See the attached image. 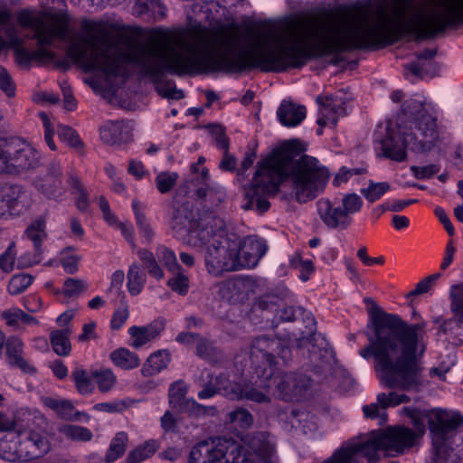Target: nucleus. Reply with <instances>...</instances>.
<instances>
[{"mask_svg":"<svg viewBox=\"0 0 463 463\" xmlns=\"http://www.w3.org/2000/svg\"><path fill=\"white\" fill-rule=\"evenodd\" d=\"M81 29L83 33L72 38L68 54L86 71L99 70L108 78L125 76V65L131 64L156 83L159 95L173 99L184 95L173 81L161 80L165 72L184 75L253 68L278 72L301 67L310 56L347 51V7L293 17L279 30L197 24L131 43L124 51L112 48L109 24L85 21Z\"/></svg>","mask_w":463,"mask_h":463,"instance_id":"nucleus-1","label":"nucleus"},{"mask_svg":"<svg viewBox=\"0 0 463 463\" xmlns=\"http://www.w3.org/2000/svg\"><path fill=\"white\" fill-rule=\"evenodd\" d=\"M373 327L369 344L359 354L373 360L380 383L392 390H418L422 384L420 357L425 351L422 326L408 325L397 315L383 311L371 298H365Z\"/></svg>","mask_w":463,"mask_h":463,"instance_id":"nucleus-2","label":"nucleus"},{"mask_svg":"<svg viewBox=\"0 0 463 463\" xmlns=\"http://www.w3.org/2000/svg\"><path fill=\"white\" fill-rule=\"evenodd\" d=\"M328 169L312 156L292 158L288 146L275 149L258 165L250 184L245 188V210L264 213L270 207L269 197L280 194L281 199L305 203L322 193L328 182Z\"/></svg>","mask_w":463,"mask_h":463,"instance_id":"nucleus-3","label":"nucleus"},{"mask_svg":"<svg viewBox=\"0 0 463 463\" xmlns=\"http://www.w3.org/2000/svg\"><path fill=\"white\" fill-rule=\"evenodd\" d=\"M277 463L275 448L266 432H255L243 443L223 440L214 445L201 441L191 450L189 463Z\"/></svg>","mask_w":463,"mask_h":463,"instance_id":"nucleus-4","label":"nucleus"},{"mask_svg":"<svg viewBox=\"0 0 463 463\" xmlns=\"http://www.w3.org/2000/svg\"><path fill=\"white\" fill-rule=\"evenodd\" d=\"M419 432L403 427H389L373 438L365 441L350 442L343 445L331 457L334 463H360L366 458L368 463L380 460L379 451L385 456L395 457L414 446Z\"/></svg>","mask_w":463,"mask_h":463,"instance_id":"nucleus-5","label":"nucleus"},{"mask_svg":"<svg viewBox=\"0 0 463 463\" xmlns=\"http://www.w3.org/2000/svg\"><path fill=\"white\" fill-rule=\"evenodd\" d=\"M185 243L198 250H205L204 262L211 275L219 277L223 272L237 270L238 242L216 233L212 227L190 232Z\"/></svg>","mask_w":463,"mask_h":463,"instance_id":"nucleus-6","label":"nucleus"},{"mask_svg":"<svg viewBox=\"0 0 463 463\" xmlns=\"http://www.w3.org/2000/svg\"><path fill=\"white\" fill-rule=\"evenodd\" d=\"M463 423L460 413L445 410L430 411L429 426L432 438L431 463H458L459 456L450 447L456 430Z\"/></svg>","mask_w":463,"mask_h":463,"instance_id":"nucleus-7","label":"nucleus"},{"mask_svg":"<svg viewBox=\"0 0 463 463\" xmlns=\"http://www.w3.org/2000/svg\"><path fill=\"white\" fill-rule=\"evenodd\" d=\"M291 351L285 340L268 335L255 337L250 346V368L258 379L272 376L274 367L287 364Z\"/></svg>","mask_w":463,"mask_h":463,"instance_id":"nucleus-8","label":"nucleus"},{"mask_svg":"<svg viewBox=\"0 0 463 463\" xmlns=\"http://www.w3.org/2000/svg\"><path fill=\"white\" fill-rule=\"evenodd\" d=\"M39 152L26 140L0 138V175L17 176L40 165Z\"/></svg>","mask_w":463,"mask_h":463,"instance_id":"nucleus-9","label":"nucleus"},{"mask_svg":"<svg viewBox=\"0 0 463 463\" xmlns=\"http://www.w3.org/2000/svg\"><path fill=\"white\" fill-rule=\"evenodd\" d=\"M17 22L22 27L34 31L33 38L37 40L39 45H51L54 39L65 40L67 36V22L56 15L47 23L44 14L22 9L17 14Z\"/></svg>","mask_w":463,"mask_h":463,"instance_id":"nucleus-10","label":"nucleus"},{"mask_svg":"<svg viewBox=\"0 0 463 463\" xmlns=\"http://www.w3.org/2000/svg\"><path fill=\"white\" fill-rule=\"evenodd\" d=\"M317 204V213L327 227L347 229L353 222L351 216L360 212L364 202L361 196L352 193L345 194L338 205H333L328 199H320Z\"/></svg>","mask_w":463,"mask_h":463,"instance_id":"nucleus-11","label":"nucleus"},{"mask_svg":"<svg viewBox=\"0 0 463 463\" xmlns=\"http://www.w3.org/2000/svg\"><path fill=\"white\" fill-rule=\"evenodd\" d=\"M404 115L411 118L410 129L412 125L421 137V143L417 144L414 148L433 147L438 140L436 118H433L425 108L424 104L416 99H408L402 104Z\"/></svg>","mask_w":463,"mask_h":463,"instance_id":"nucleus-12","label":"nucleus"},{"mask_svg":"<svg viewBox=\"0 0 463 463\" xmlns=\"http://www.w3.org/2000/svg\"><path fill=\"white\" fill-rule=\"evenodd\" d=\"M310 386L311 379L307 375L284 372H274L272 376L265 379L262 385L267 392H272L286 401L298 399Z\"/></svg>","mask_w":463,"mask_h":463,"instance_id":"nucleus-13","label":"nucleus"},{"mask_svg":"<svg viewBox=\"0 0 463 463\" xmlns=\"http://www.w3.org/2000/svg\"><path fill=\"white\" fill-rule=\"evenodd\" d=\"M421 143V137L407 127L401 128L398 132L390 131L381 142L382 153L385 157L402 162L406 158V148L415 152H425L432 147L414 148Z\"/></svg>","mask_w":463,"mask_h":463,"instance_id":"nucleus-14","label":"nucleus"},{"mask_svg":"<svg viewBox=\"0 0 463 463\" xmlns=\"http://www.w3.org/2000/svg\"><path fill=\"white\" fill-rule=\"evenodd\" d=\"M21 439V452L25 461L41 458L51 450L48 433L41 427L29 426L18 431Z\"/></svg>","mask_w":463,"mask_h":463,"instance_id":"nucleus-15","label":"nucleus"},{"mask_svg":"<svg viewBox=\"0 0 463 463\" xmlns=\"http://www.w3.org/2000/svg\"><path fill=\"white\" fill-rule=\"evenodd\" d=\"M267 249L266 241L263 239L257 236L246 237L241 243H238L237 270L256 267Z\"/></svg>","mask_w":463,"mask_h":463,"instance_id":"nucleus-16","label":"nucleus"},{"mask_svg":"<svg viewBox=\"0 0 463 463\" xmlns=\"http://www.w3.org/2000/svg\"><path fill=\"white\" fill-rule=\"evenodd\" d=\"M317 101L321 105L320 115L317 121L320 127L317 133L320 135L323 127L329 124L333 127L336 126L338 118L345 115V107L343 93L340 92L335 96H318Z\"/></svg>","mask_w":463,"mask_h":463,"instance_id":"nucleus-17","label":"nucleus"},{"mask_svg":"<svg viewBox=\"0 0 463 463\" xmlns=\"http://www.w3.org/2000/svg\"><path fill=\"white\" fill-rule=\"evenodd\" d=\"M38 191L48 198H58L64 194L61 179V166L59 162H52L47 167L46 174L38 176L34 182Z\"/></svg>","mask_w":463,"mask_h":463,"instance_id":"nucleus-18","label":"nucleus"},{"mask_svg":"<svg viewBox=\"0 0 463 463\" xmlns=\"http://www.w3.org/2000/svg\"><path fill=\"white\" fill-rule=\"evenodd\" d=\"M195 225L194 214L187 204H182L175 209L170 226L175 236L185 242V239L190 232L203 228L201 226L195 227Z\"/></svg>","mask_w":463,"mask_h":463,"instance_id":"nucleus-19","label":"nucleus"},{"mask_svg":"<svg viewBox=\"0 0 463 463\" xmlns=\"http://www.w3.org/2000/svg\"><path fill=\"white\" fill-rule=\"evenodd\" d=\"M101 140L109 145L128 143L132 138L130 127L122 120L108 121L99 129Z\"/></svg>","mask_w":463,"mask_h":463,"instance_id":"nucleus-20","label":"nucleus"},{"mask_svg":"<svg viewBox=\"0 0 463 463\" xmlns=\"http://www.w3.org/2000/svg\"><path fill=\"white\" fill-rule=\"evenodd\" d=\"M5 356L6 361L12 367L19 368L26 373H33L35 369L24 357V343L16 336H10L6 339Z\"/></svg>","mask_w":463,"mask_h":463,"instance_id":"nucleus-21","label":"nucleus"},{"mask_svg":"<svg viewBox=\"0 0 463 463\" xmlns=\"http://www.w3.org/2000/svg\"><path fill=\"white\" fill-rule=\"evenodd\" d=\"M260 383L256 382V384L259 388L262 389L263 391L259 390L255 386L251 385H245L242 388H241L236 383H230L231 385V391H227L226 388L224 389V395L230 397L231 399H247L249 401L256 402H269V398L267 393L269 392H267L263 387V383L265 382V379H259Z\"/></svg>","mask_w":463,"mask_h":463,"instance_id":"nucleus-22","label":"nucleus"},{"mask_svg":"<svg viewBox=\"0 0 463 463\" xmlns=\"http://www.w3.org/2000/svg\"><path fill=\"white\" fill-rule=\"evenodd\" d=\"M216 287L218 294L222 299L236 302L244 298L250 287V282L246 279L234 277L218 283Z\"/></svg>","mask_w":463,"mask_h":463,"instance_id":"nucleus-23","label":"nucleus"},{"mask_svg":"<svg viewBox=\"0 0 463 463\" xmlns=\"http://www.w3.org/2000/svg\"><path fill=\"white\" fill-rule=\"evenodd\" d=\"M165 329L163 321L156 320L146 326H133L129 327L128 334L131 336V346L139 348L155 340Z\"/></svg>","mask_w":463,"mask_h":463,"instance_id":"nucleus-24","label":"nucleus"},{"mask_svg":"<svg viewBox=\"0 0 463 463\" xmlns=\"http://www.w3.org/2000/svg\"><path fill=\"white\" fill-rule=\"evenodd\" d=\"M279 122L288 128L299 125L306 117V108L291 101L283 100L278 109Z\"/></svg>","mask_w":463,"mask_h":463,"instance_id":"nucleus-25","label":"nucleus"},{"mask_svg":"<svg viewBox=\"0 0 463 463\" xmlns=\"http://www.w3.org/2000/svg\"><path fill=\"white\" fill-rule=\"evenodd\" d=\"M44 404L53 410L59 417L67 420H81L88 421L90 415L85 412L75 411L74 406L70 401L57 400L53 398H46Z\"/></svg>","mask_w":463,"mask_h":463,"instance_id":"nucleus-26","label":"nucleus"},{"mask_svg":"<svg viewBox=\"0 0 463 463\" xmlns=\"http://www.w3.org/2000/svg\"><path fill=\"white\" fill-rule=\"evenodd\" d=\"M0 457L7 461L25 460L21 452V439L16 433H10L0 440Z\"/></svg>","mask_w":463,"mask_h":463,"instance_id":"nucleus-27","label":"nucleus"},{"mask_svg":"<svg viewBox=\"0 0 463 463\" xmlns=\"http://www.w3.org/2000/svg\"><path fill=\"white\" fill-rule=\"evenodd\" d=\"M22 194L23 187L18 184L6 185L0 189V217L18 205Z\"/></svg>","mask_w":463,"mask_h":463,"instance_id":"nucleus-28","label":"nucleus"},{"mask_svg":"<svg viewBox=\"0 0 463 463\" xmlns=\"http://www.w3.org/2000/svg\"><path fill=\"white\" fill-rule=\"evenodd\" d=\"M171 360V354L167 350H158L146 359L141 373L144 376H152L166 368Z\"/></svg>","mask_w":463,"mask_h":463,"instance_id":"nucleus-29","label":"nucleus"},{"mask_svg":"<svg viewBox=\"0 0 463 463\" xmlns=\"http://www.w3.org/2000/svg\"><path fill=\"white\" fill-rule=\"evenodd\" d=\"M67 182L71 194L75 195L77 209L81 213L87 212L90 207L89 193L80 178L77 175L70 174Z\"/></svg>","mask_w":463,"mask_h":463,"instance_id":"nucleus-30","label":"nucleus"},{"mask_svg":"<svg viewBox=\"0 0 463 463\" xmlns=\"http://www.w3.org/2000/svg\"><path fill=\"white\" fill-rule=\"evenodd\" d=\"M71 327L52 330L50 334V341L52 350L59 356H68L71 351L70 335Z\"/></svg>","mask_w":463,"mask_h":463,"instance_id":"nucleus-31","label":"nucleus"},{"mask_svg":"<svg viewBox=\"0 0 463 463\" xmlns=\"http://www.w3.org/2000/svg\"><path fill=\"white\" fill-rule=\"evenodd\" d=\"M109 357L116 366L123 370H131L140 364L137 354L123 347L111 352Z\"/></svg>","mask_w":463,"mask_h":463,"instance_id":"nucleus-32","label":"nucleus"},{"mask_svg":"<svg viewBox=\"0 0 463 463\" xmlns=\"http://www.w3.org/2000/svg\"><path fill=\"white\" fill-rule=\"evenodd\" d=\"M128 443V434L124 431L118 432L111 439L105 455V462L112 463L119 458L126 451Z\"/></svg>","mask_w":463,"mask_h":463,"instance_id":"nucleus-33","label":"nucleus"},{"mask_svg":"<svg viewBox=\"0 0 463 463\" xmlns=\"http://www.w3.org/2000/svg\"><path fill=\"white\" fill-rule=\"evenodd\" d=\"M146 280V273L144 272L141 266L137 263H133L128 271V288L131 295H138Z\"/></svg>","mask_w":463,"mask_h":463,"instance_id":"nucleus-34","label":"nucleus"},{"mask_svg":"<svg viewBox=\"0 0 463 463\" xmlns=\"http://www.w3.org/2000/svg\"><path fill=\"white\" fill-rule=\"evenodd\" d=\"M191 172L196 176L193 178L192 183L197 186L196 195L199 198H204L209 189L210 174L206 167L200 166L198 164L191 165Z\"/></svg>","mask_w":463,"mask_h":463,"instance_id":"nucleus-35","label":"nucleus"},{"mask_svg":"<svg viewBox=\"0 0 463 463\" xmlns=\"http://www.w3.org/2000/svg\"><path fill=\"white\" fill-rule=\"evenodd\" d=\"M57 131L61 140L66 142L77 153L84 154V143L75 129L67 125H59Z\"/></svg>","mask_w":463,"mask_h":463,"instance_id":"nucleus-36","label":"nucleus"},{"mask_svg":"<svg viewBox=\"0 0 463 463\" xmlns=\"http://www.w3.org/2000/svg\"><path fill=\"white\" fill-rule=\"evenodd\" d=\"M155 440H149L132 449L126 458L127 463H140L152 457L157 449Z\"/></svg>","mask_w":463,"mask_h":463,"instance_id":"nucleus-37","label":"nucleus"},{"mask_svg":"<svg viewBox=\"0 0 463 463\" xmlns=\"http://www.w3.org/2000/svg\"><path fill=\"white\" fill-rule=\"evenodd\" d=\"M135 11L138 14L151 13L155 19L165 16V7L160 0H137Z\"/></svg>","mask_w":463,"mask_h":463,"instance_id":"nucleus-38","label":"nucleus"},{"mask_svg":"<svg viewBox=\"0 0 463 463\" xmlns=\"http://www.w3.org/2000/svg\"><path fill=\"white\" fill-rule=\"evenodd\" d=\"M91 377L95 380L101 392H109L117 382L116 375L110 369H100L91 372Z\"/></svg>","mask_w":463,"mask_h":463,"instance_id":"nucleus-39","label":"nucleus"},{"mask_svg":"<svg viewBox=\"0 0 463 463\" xmlns=\"http://www.w3.org/2000/svg\"><path fill=\"white\" fill-rule=\"evenodd\" d=\"M450 311L458 317L460 322L463 319V282L452 285L449 288Z\"/></svg>","mask_w":463,"mask_h":463,"instance_id":"nucleus-40","label":"nucleus"},{"mask_svg":"<svg viewBox=\"0 0 463 463\" xmlns=\"http://www.w3.org/2000/svg\"><path fill=\"white\" fill-rule=\"evenodd\" d=\"M71 379L77 391L83 395L90 394L94 390V385L87 371L83 368H75L71 372Z\"/></svg>","mask_w":463,"mask_h":463,"instance_id":"nucleus-41","label":"nucleus"},{"mask_svg":"<svg viewBox=\"0 0 463 463\" xmlns=\"http://www.w3.org/2000/svg\"><path fill=\"white\" fill-rule=\"evenodd\" d=\"M44 229L45 220L43 217H40L33 222L25 231L27 238L33 242L35 250L39 253H41L42 241L46 236Z\"/></svg>","mask_w":463,"mask_h":463,"instance_id":"nucleus-42","label":"nucleus"},{"mask_svg":"<svg viewBox=\"0 0 463 463\" xmlns=\"http://www.w3.org/2000/svg\"><path fill=\"white\" fill-rule=\"evenodd\" d=\"M436 52L431 49H426L417 55L418 61L410 65H405V69L410 71L416 77H423L424 71L427 66L431 64V59L435 56Z\"/></svg>","mask_w":463,"mask_h":463,"instance_id":"nucleus-43","label":"nucleus"},{"mask_svg":"<svg viewBox=\"0 0 463 463\" xmlns=\"http://www.w3.org/2000/svg\"><path fill=\"white\" fill-rule=\"evenodd\" d=\"M188 388L183 381H177L171 384L169 388V402L175 407L184 408L187 410V401L185 395Z\"/></svg>","mask_w":463,"mask_h":463,"instance_id":"nucleus-44","label":"nucleus"},{"mask_svg":"<svg viewBox=\"0 0 463 463\" xmlns=\"http://www.w3.org/2000/svg\"><path fill=\"white\" fill-rule=\"evenodd\" d=\"M227 420L235 428L245 430L252 425L253 417L247 410L238 408L228 414Z\"/></svg>","mask_w":463,"mask_h":463,"instance_id":"nucleus-45","label":"nucleus"},{"mask_svg":"<svg viewBox=\"0 0 463 463\" xmlns=\"http://www.w3.org/2000/svg\"><path fill=\"white\" fill-rule=\"evenodd\" d=\"M178 174L175 172L165 171L159 173L155 178V184L159 193H169L177 184Z\"/></svg>","mask_w":463,"mask_h":463,"instance_id":"nucleus-46","label":"nucleus"},{"mask_svg":"<svg viewBox=\"0 0 463 463\" xmlns=\"http://www.w3.org/2000/svg\"><path fill=\"white\" fill-rule=\"evenodd\" d=\"M138 257L144 262L148 273L156 278L161 279L164 278V271L158 265L154 254L147 250H140Z\"/></svg>","mask_w":463,"mask_h":463,"instance_id":"nucleus-47","label":"nucleus"},{"mask_svg":"<svg viewBox=\"0 0 463 463\" xmlns=\"http://www.w3.org/2000/svg\"><path fill=\"white\" fill-rule=\"evenodd\" d=\"M410 397L404 393H398L396 392H390L389 393H379L377 395V402L382 409L398 406L402 403L410 402Z\"/></svg>","mask_w":463,"mask_h":463,"instance_id":"nucleus-48","label":"nucleus"},{"mask_svg":"<svg viewBox=\"0 0 463 463\" xmlns=\"http://www.w3.org/2000/svg\"><path fill=\"white\" fill-rule=\"evenodd\" d=\"M156 255L159 260L169 271L175 272L182 269L177 262L175 253L172 250L165 246L159 245L156 248Z\"/></svg>","mask_w":463,"mask_h":463,"instance_id":"nucleus-49","label":"nucleus"},{"mask_svg":"<svg viewBox=\"0 0 463 463\" xmlns=\"http://www.w3.org/2000/svg\"><path fill=\"white\" fill-rule=\"evenodd\" d=\"M389 190L390 185L388 183H374L373 181H370L368 187L362 189L361 194L368 202L373 203L379 200Z\"/></svg>","mask_w":463,"mask_h":463,"instance_id":"nucleus-50","label":"nucleus"},{"mask_svg":"<svg viewBox=\"0 0 463 463\" xmlns=\"http://www.w3.org/2000/svg\"><path fill=\"white\" fill-rule=\"evenodd\" d=\"M61 431L69 439L78 441H90L93 435L91 431L82 426L78 425H65Z\"/></svg>","mask_w":463,"mask_h":463,"instance_id":"nucleus-51","label":"nucleus"},{"mask_svg":"<svg viewBox=\"0 0 463 463\" xmlns=\"http://www.w3.org/2000/svg\"><path fill=\"white\" fill-rule=\"evenodd\" d=\"M218 350L213 344L206 338L199 335L196 344V354L208 361H213L218 357Z\"/></svg>","mask_w":463,"mask_h":463,"instance_id":"nucleus-52","label":"nucleus"},{"mask_svg":"<svg viewBox=\"0 0 463 463\" xmlns=\"http://www.w3.org/2000/svg\"><path fill=\"white\" fill-rule=\"evenodd\" d=\"M33 282V277L27 274H17L11 278L8 283V292L18 295L24 292Z\"/></svg>","mask_w":463,"mask_h":463,"instance_id":"nucleus-53","label":"nucleus"},{"mask_svg":"<svg viewBox=\"0 0 463 463\" xmlns=\"http://www.w3.org/2000/svg\"><path fill=\"white\" fill-rule=\"evenodd\" d=\"M174 276L168 279L167 286L180 295H185L189 288V279L181 270L173 272Z\"/></svg>","mask_w":463,"mask_h":463,"instance_id":"nucleus-54","label":"nucleus"},{"mask_svg":"<svg viewBox=\"0 0 463 463\" xmlns=\"http://www.w3.org/2000/svg\"><path fill=\"white\" fill-rule=\"evenodd\" d=\"M87 289L86 283L78 279H67L63 284V294L65 297H74L81 294Z\"/></svg>","mask_w":463,"mask_h":463,"instance_id":"nucleus-55","label":"nucleus"},{"mask_svg":"<svg viewBox=\"0 0 463 463\" xmlns=\"http://www.w3.org/2000/svg\"><path fill=\"white\" fill-rule=\"evenodd\" d=\"M15 244L11 243L6 250L0 255V269L4 272H11L14 269V261H15Z\"/></svg>","mask_w":463,"mask_h":463,"instance_id":"nucleus-56","label":"nucleus"},{"mask_svg":"<svg viewBox=\"0 0 463 463\" xmlns=\"http://www.w3.org/2000/svg\"><path fill=\"white\" fill-rule=\"evenodd\" d=\"M365 173L366 169L364 167L347 168L343 166L335 175L333 184L335 186H339L341 184L346 183L353 175H364Z\"/></svg>","mask_w":463,"mask_h":463,"instance_id":"nucleus-57","label":"nucleus"},{"mask_svg":"<svg viewBox=\"0 0 463 463\" xmlns=\"http://www.w3.org/2000/svg\"><path fill=\"white\" fill-rule=\"evenodd\" d=\"M440 276V273H434L426 277L416 285L415 288L408 294V297L427 293Z\"/></svg>","mask_w":463,"mask_h":463,"instance_id":"nucleus-58","label":"nucleus"},{"mask_svg":"<svg viewBox=\"0 0 463 463\" xmlns=\"http://www.w3.org/2000/svg\"><path fill=\"white\" fill-rule=\"evenodd\" d=\"M222 380L228 382L227 379L224 376L220 375L219 377L216 378V383L219 385V387H215L213 384H208L202 391H200L198 392V397L200 399H209V398H212L216 393L220 392L222 390L224 392L223 388H226L227 391H231V385L230 384H229V386L228 385H222L221 386V384L222 383Z\"/></svg>","mask_w":463,"mask_h":463,"instance_id":"nucleus-59","label":"nucleus"},{"mask_svg":"<svg viewBox=\"0 0 463 463\" xmlns=\"http://www.w3.org/2000/svg\"><path fill=\"white\" fill-rule=\"evenodd\" d=\"M39 117L41 118L43 124V128H44V140H45L46 144L48 145V146L50 147V149H52V151H55L57 148L56 145L53 141V135L55 132V128H54L52 123L51 122L49 117L44 112L39 113Z\"/></svg>","mask_w":463,"mask_h":463,"instance_id":"nucleus-60","label":"nucleus"},{"mask_svg":"<svg viewBox=\"0 0 463 463\" xmlns=\"http://www.w3.org/2000/svg\"><path fill=\"white\" fill-rule=\"evenodd\" d=\"M128 407L125 401H113L109 402H100L93 406V409L97 411H103L108 413L121 412Z\"/></svg>","mask_w":463,"mask_h":463,"instance_id":"nucleus-61","label":"nucleus"},{"mask_svg":"<svg viewBox=\"0 0 463 463\" xmlns=\"http://www.w3.org/2000/svg\"><path fill=\"white\" fill-rule=\"evenodd\" d=\"M0 89L10 98L15 94V85L7 71L0 66Z\"/></svg>","mask_w":463,"mask_h":463,"instance_id":"nucleus-62","label":"nucleus"},{"mask_svg":"<svg viewBox=\"0 0 463 463\" xmlns=\"http://www.w3.org/2000/svg\"><path fill=\"white\" fill-rule=\"evenodd\" d=\"M277 315L281 320L291 322L296 320L298 316H304L305 310L300 307H285L279 309Z\"/></svg>","mask_w":463,"mask_h":463,"instance_id":"nucleus-63","label":"nucleus"},{"mask_svg":"<svg viewBox=\"0 0 463 463\" xmlns=\"http://www.w3.org/2000/svg\"><path fill=\"white\" fill-rule=\"evenodd\" d=\"M1 29L6 36V41L9 46L19 47L23 45L24 41L18 36L16 27L13 24L9 23Z\"/></svg>","mask_w":463,"mask_h":463,"instance_id":"nucleus-64","label":"nucleus"}]
</instances>
